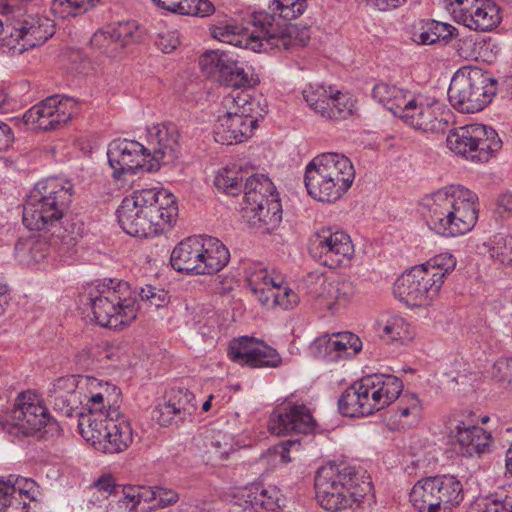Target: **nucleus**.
<instances>
[{
	"instance_id": "nucleus-1",
	"label": "nucleus",
	"mask_w": 512,
	"mask_h": 512,
	"mask_svg": "<svg viewBox=\"0 0 512 512\" xmlns=\"http://www.w3.org/2000/svg\"><path fill=\"white\" fill-rule=\"evenodd\" d=\"M120 396V390L109 382L75 375L56 379L48 392L53 408L65 416H72L84 403L87 412L79 415V432L105 454L121 453L133 442L130 421L118 407Z\"/></svg>"
},
{
	"instance_id": "nucleus-2",
	"label": "nucleus",
	"mask_w": 512,
	"mask_h": 512,
	"mask_svg": "<svg viewBox=\"0 0 512 512\" xmlns=\"http://www.w3.org/2000/svg\"><path fill=\"white\" fill-rule=\"evenodd\" d=\"M177 215L175 196L158 187L134 191L122 199L117 209V219L123 231L140 238L163 233Z\"/></svg>"
},
{
	"instance_id": "nucleus-3",
	"label": "nucleus",
	"mask_w": 512,
	"mask_h": 512,
	"mask_svg": "<svg viewBox=\"0 0 512 512\" xmlns=\"http://www.w3.org/2000/svg\"><path fill=\"white\" fill-rule=\"evenodd\" d=\"M478 205L477 194L461 184L446 185L421 200L429 228L445 237L470 232L478 220Z\"/></svg>"
},
{
	"instance_id": "nucleus-4",
	"label": "nucleus",
	"mask_w": 512,
	"mask_h": 512,
	"mask_svg": "<svg viewBox=\"0 0 512 512\" xmlns=\"http://www.w3.org/2000/svg\"><path fill=\"white\" fill-rule=\"evenodd\" d=\"M250 24L251 28L232 23L215 25L211 34L223 43L254 52L275 48L288 50L297 43L296 27L287 24L281 26L272 14L256 13Z\"/></svg>"
},
{
	"instance_id": "nucleus-5",
	"label": "nucleus",
	"mask_w": 512,
	"mask_h": 512,
	"mask_svg": "<svg viewBox=\"0 0 512 512\" xmlns=\"http://www.w3.org/2000/svg\"><path fill=\"white\" fill-rule=\"evenodd\" d=\"M316 498L329 512H338L359 505L372 493V484L364 472L344 464L322 466L315 476Z\"/></svg>"
},
{
	"instance_id": "nucleus-6",
	"label": "nucleus",
	"mask_w": 512,
	"mask_h": 512,
	"mask_svg": "<svg viewBox=\"0 0 512 512\" xmlns=\"http://www.w3.org/2000/svg\"><path fill=\"white\" fill-rule=\"evenodd\" d=\"M356 172L349 157L325 152L313 157L305 167L304 184L308 195L322 203L341 199L351 188Z\"/></svg>"
},
{
	"instance_id": "nucleus-7",
	"label": "nucleus",
	"mask_w": 512,
	"mask_h": 512,
	"mask_svg": "<svg viewBox=\"0 0 512 512\" xmlns=\"http://www.w3.org/2000/svg\"><path fill=\"white\" fill-rule=\"evenodd\" d=\"M70 181L51 177L37 182L26 200L23 223L30 230L56 226L67 212L72 200Z\"/></svg>"
},
{
	"instance_id": "nucleus-8",
	"label": "nucleus",
	"mask_w": 512,
	"mask_h": 512,
	"mask_svg": "<svg viewBox=\"0 0 512 512\" xmlns=\"http://www.w3.org/2000/svg\"><path fill=\"white\" fill-rule=\"evenodd\" d=\"M402 390L403 382L397 376L368 375L342 393L338 401L339 411L347 417L368 416L389 406L399 398Z\"/></svg>"
},
{
	"instance_id": "nucleus-9",
	"label": "nucleus",
	"mask_w": 512,
	"mask_h": 512,
	"mask_svg": "<svg viewBox=\"0 0 512 512\" xmlns=\"http://www.w3.org/2000/svg\"><path fill=\"white\" fill-rule=\"evenodd\" d=\"M87 293L94 319L100 326L121 329L135 320L138 306L127 282H98L89 286Z\"/></svg>"
},
{
	"instance_id": "nucleus-10",
	"label": "nucleus",
	"mask_w": 512,
	"mask_h": 512,
	"mask_svg": "<svg viewBox=\"0 0 512 512\" xmlns=\"http://www.w3.org/2000/svg\"><path fill=\"white\" fill-rule=\"evenodd\" d=\"M225 111L213 129L214 140L223 145L245 142L268 112L266 98H225Z\"/></svg>"
},
{
	"instance_id": "nucleus-11",
	"label": "nucleus",
	"mask_w": 512,
	"mask_h": 512,
	"mask_svg": "<svg viewBox=\"0 0 512 512\" xmlns=\"http://www.w3.org/2000/svg\"><path fill=\"white\" fill-rule=\"evenodd\" d=\"M230 259L226 246L217 238L197 235L178 243L171 253V265L178 272L209 275L220 271Z\"/></svg>"
},
{
	"instance_id": "nucleus-12",
	"label": "nucleus",
	"mask_w": 512,
	"mask_h": 512,
	"mask_svg": "<svg viewBox=\"0 0 512 512\" xmlns=\"http://www.w3.org/2000/svg\"><path fill=\"white\" fill-rule=\"evenodd\" d=\"M409 498L418 512H452L462 502L464 490L453 475L431 476L418 480Z\"/></svg>"
},
{
	"instance_id": "nucleus-13",
	"label": "nucleus",
	"mask_w": 512,
	"mask_h": 512,
	"mask_svg": "<svg viewBox=\"0 0 512 512\" xmlns=\"http://www.w3.org/2000/svg\"><path fill=\"white\" fill-rule=\"evenodd\" d=\"M446 146L467 161L486 163L501 149L502 141L492 127L469 124L450 130Z\"/></svg>"
},
{
	"instance_id": "nucleus-14",
	"label": "nucleus",
	"mask_w": 512,
	"mask_h": 512,
	"mask_svg": "<svg viewBox=\"0 0 512 512\" xmlns=\"http://www.w3.org/2000/svg\"><path fill=\"white\" fill-rule=\"evenodd\" d=\"M378 102L406 124L426 132L444 133L452 119L450 110L436 100L425 105L417 98H378Z\"/></svg>"
},
{
	"instance_id": "nucleus-15",
	"label": "nucleus",
	"mask_w": 512,
	"mask_h": 512,
	"mask_svg": "<svg viewBox=\"0 0 512 512\" xmlns=\"http://www.w3.org/2000/svg\"><path fill=\"white\" fill-rule=\"evenodd\" d=\"M309 251L319 264L329 268L348 265L355 253L350 236L332 227H322L313 233Z\"/></svg>"
},
{
	"instance_id": "nucleus-16",
	"label": "nucleus",
	"mask_w": 512,
	"mask_h": 512,
	"mask_svg": "<svg viewBox=\"0 0 512 512\" xmlns=\"http://www.w3.org/2000/svg\"><path fill=\"white\" fill-rule=\"evenodd\" d=\"M199 66L207 78L228 88L245 90L258 83V79L249 76L229 53L219 49L203 53Z\"/></svg>"
},
{
	"instance_id": "nucleus-17",
	"label": "nucleus",
	"mask_w": 512,
	"mask_h": 512,
	"mask_svg": "<svg viewBox=\"0 0 512 512\" xmlns=\"http://www.w3.org/2000/svg\"><path fill=\"white\" fill-rule=\"evenodd\" d=\"M107 157L115 179L125 174L158 170L157 161L151 159L149 148L134 140H113L108 145Z\"/></svg>"
},
{
	"instance_id": "nucleus-18",
	"label": "nucleus",
	"mask_w": 512,
	"mask_h": 512,
	"mask_svg": "<svg viewBox=\"0 0 512 512\" xmlns=\"http://www.w3.org/2000/svg\"><path fill=\"white\" fill-rule=\"evenodd\" d=\"M442 285L416 265L402 274L393 287L394 295L411 307L426 308L438 298Z\"/></svg>"
},
{
	"instance_id": "nucleus-19",
	"label": "nucleus",
	"mask_w": 512,
	"mask_h": 512,
	"mask_svg": "<svg viewBox=\"0 0 512 512\" xmlns=\"http://www.w3.org/2000/svg\"><path fill=\"white\" fill-rule=\"evenodd\" d=\"M307 293L319 309L333 314L354 299L357 287L351 280H329L320 275L308 285Z\"/></svg>"
},
{
	"instance_id": "nucleus-20",
	"label": "nucleus",
	"mask_w": 512,
	"mask_h": 512,
	"mask_svg": "<svg viewBox=\"0 0 512 512\" xmlns=\"http://www.w3.org/2000/svg\"><path fill=\"white\" fill-rule=\"evenodd\" d=\"M75 98H43L23 115L31 129L50 130L69 121L77 110Z\"/></svg>"
},
{
	"instance_id": "nucleus-21",
	"label": "nucleus",
	"mask_w": 512,
	"mask_h": 512,
	"mask_svg": "<svg viewBox=\"0 0 512 512\" xmlns=\"http://www.w3.org/2000/svg\"><path fill=\"white\" fill-rule=\"evenodd\" d=\"M10 26L12 27L7 45L17 53L44 44L54 34L52 22L36 15H28L22 20L7 24V28Z\"/></svg>"
},
{
	"instance_id": "nucleus-22",
	"label": "nucleus",
	"mask_w": 512,
	"mask_h": 512,
	"mask_svg": "<svg viewBox=\"0 0 512 512\" xmlns=\"http://www.w3.org/2000/svg\"><path fill=\"white\" fill-rule=\"evenodd\" d=\"M228 358L239 364L250 367H277L281 363L278 352L264 342L242 336L233 339L228 347Z\"/></svg>"
},
{
	"instance_id": "nucleus-23",
	"label": "nucleus",
	"mask_w": 512,
	"mask_h": 512,
	"mask_svg": "<svg viewBox=\"0 0 512 512\" xmlns=\"http://www.w3.org/2000/svg\"><path fill=\"white\" fill-rule=\"evenodd\" d=\"M243 512L276 511L286 506V498L277 486L252 484L235 488L231 500Z\"/></svg>"
},
{
	"instance_id": "nucleus-24",
	"label": "nucleus",
	"mask_w": 512,
	"mask_h": 512,
	"mask_svg": "<svg viewBox=\"0 0 512 512\" xmlns=\"http://www.w3.org/2000/svg\"><path fill=\"white\" fill-rule=\"evenodd\" d=\"M315 428V420L303 404H287L276 408L268 421L269 431L277 436L292 432L309 433Z\"/></svg>"
},
{
	"instance_id": "nucleus-25",
	"label": "nucleus",
	"mask_w": 512,
	"mask_h": 512,
	"mask_svg": "<svg viewBox=\"0 0 512 512\" xmlns=\"http://www.w3.org/2000/svg\"><path fill=\"white\" fill-rule=\"evenodd\" d=\"M147 142L151 159L158 170L161 165L174 164L180 154L179 134L174 125L153 124L147 127Z\"/></svg>"
},
{
	"instance_id": "nucleus-26",
	"label": "nucleus",
	"mask_w": 512,
	"mask_h": 512,
	"mask_svg": "<svg viewBox=\"0 0 512 512\" xmlns=\"http://www.w3.org/2000/svg\"><path fill=\"white\" fill-rule=\"evenodd\" d=\"M361 349V339L351 332L321 335L311 344V351L316 358L330 362L340 358L353 357Z\"/></svg>"
},
{
	"instance_id": "nucleus-27",
	"label": "nucleus",
	"mask_w": 512,
	"mask_h": 512,
	"mask_svg": "<svg viewBox=\"0 0 512 512\" xmlns=\"http://www.w3.org/2000/svg\"><path fill=\"white\" fill-rule=\"evenodd\" d=\"M447 429L451 443L464 456L484 454L489 451L493 442L491 434L485 429L463 421L451 422Z\"/></svg>"
},
{
	"instance_id": "nucleus-28",
	"label": "nucleus",
	"mask_w": 512,
	"mask_h": 512,
	"mask_svg": "<svg viewBox=\"0 0 512 512\" xmlns=\"http://www.w3.org/2000/svg\"><path fill=\"white\" fill-rule=\"evenodd\" d=\"M375 331L386 343L405 346L416 337L415 327L403 315L391 311L381 312L375 320Z\"/></svg>"
},
{
	"instance_id": "nucleus-29",
	"label": "nucleus",
	"mask_w": 512,
	"mask_h": 512,
	"mask_svg": "<svg viewBox=\"0 0 512 512\" xmlns=\"http://www.w3.org/2000/svg\"><path fill=\"white\" fill-rule=\"evenodd\" d=\"M242 218L252 227L270 233L282 221V206L278 197L268 198L251 206L241 207Z\"/></svg>"
},
{
	"instance_id": "nucleus-30",
	"label": "nucleus",
	"mask_w": 512,
	"mask_h": 512,
	"mask_svg": "<svg viewBox=\"0 0 512 512\" xmlns=\"http://www.w3.org/2000/svg\"><path fill=\"white\" fill-rule=\"evenodd\" d=\"M122 493L133 509L142 502L148 503L151 507L164 508L179 500V494L175 490L161 486L127 485L122 489Z\"/></svg>"
},
{
	"instance_id": "nucleus-31",
	"label": "nucleus",
	"mask_w": 512,
	"mask_h": 512,
	"mask_svg": "<svg viewBox=\"0 0 512 512\" xmlns=\"http://www.w3.org/2000/svg\"><path fill=\"white\" fill-rule=\"evenodd\" d=\"M16 261L30 269L46 268L50 257V244L45 238L29 236L21 238L15 245Z\"/></svg>"
},
{
	"instance_id": "nucleus-32",
	"label": "nucleus",
	"mask_w": 512,
	"mask_h": 512,
	"mask_svg": "<svg viewBox=\"0 0 512 512\" xmlns=\"http://www.w3.org/2000/svg\"><path fill=\"white\" fill-rule=\"evenodd\" d=\"M37 494L36 484L33 480L9 476L8 479H0V512L14 505L26 506V499L35 500Z\"/></svg>"
},
{
	"instance_id": "nucleus-33",
	"label": "nucleus",
	"mask_w": 512,
	"mask_h": 512,
	"mask_svg": "<svg viewBox=\"0 0 512 512\" xmlns=\"http://www.w3.org/2000/svg\"><path fill=\"white\" fill-rule=\"evenodd\" d=\"M423 416V404L416 394L405 393L398 402L397 409L387 420L390 430H407L416 427Z\"/></svg>"
},
{
	"instance_id": "nucleus-34",
	"label": "nucleus",
	"mask_w": 512,
	"mask_h": 512,
	"mask_svg": "<svg viewBox=\"0 0 512 512\" xmlns=\"http://www.w3.org/2000/svg\"><path fill=\"white\" fill-rule=\"evenodd\" d=\"M245 277L251 291L262 305L267 303L269 295L275 292V285L280 278L274 272L270 273L260 263L248 264L245 267Z\"/></svg>"
},
{
	"instance_id": "nucleus-35",
	"label": "nucleus",
	"mask_w": 512,
	"mask_h": 512,
	"mask_svg": "<svg viewBox=\"0 0 512 512\" xmlns=\"http://www.w3.org/2000/svg\"><path fill=\"white\" fill-rule=\"evenodd\" d=\"M500 9L490 0H477V5L465 16L463 24L470 30L488 31L500 23Z\"/></svg>"
},
{
	"instance_id": "nucleus-36",
	"label": "nucleus",
	"mask_w": 512,
	"mask_h": 512,
	"mask_svg": "<svg viewBox=\"0 0 512 512\" xmlns=\"http://www.w3.org/2000/svg\"><path fill=\"white\" fill-rule=\"evenodd\" d=\"M306 101L321 117L332 120L345 119L355 109L353 98H306Z\"/></svg>"
},
{
	"instance_id": "nucleus-37",
	"label": "nucleus",
	"mask_w": 512,
	"mask_h": 512,
	"mask_svg": "<svg viewBox=\"0 0 512 512\" xmlns=\"http://www.w3.org/2000/svg\"><path fill=\"white\" fill-rule=\"evenodd\" d=\"M271 197H278L273 182L267 175L256 173L246 180L241 207L267 201Z\"/></svg>"
},
{
	"instance_id": "nucleus-38",
	"label": "nucleus",
	"mask_w": 512,
	"mask_h": 512,
	"mask_svg": "<svg viewBox=\"0 0 512 512\" xmlns=\"http://www.w3.org/2000/svg\"><path fill=\"white\" fill-rule=\"evenodd\" d=\"M137 33L138 25L135 21L115 22L96 32L92 42L98 45L103 39L109 43L121 42L120 46L123 47L129 39H135Z\"/></svg>"
},
{
	"instance_id": "nucleus-39",
	"label": "nucleus",
	"mask_w": 512,
	"mask_h": 512,
	"mask_svg": "<svg viewBox=\"0 0 512 512\" xmlns=\"http://www.w3.org/2000/svg\"><path fill=\"white\" fill-rule=\"evenodd\" d=\"M160 8L172 13L192 16H208L214 6L208 0H153Z\"/></svg>"
},
{
	"instance_id": "nucleus-40",
	"label": "nucleus",
	"mask_w": 512,
	"mask_h": 512,
	"mask_svg": "<svg viewBox=\"0 0 512 512\" xmlns=\"http://www.w3.org/2000/svg\"><path fill=\"white\" fill-rule=\"evenodd\" d=\"M416 266L426 274L433 275V279L443 286L445 277L456 266V259L450 252H441Z\"/></svg>"
},
{
	"instance_id": "nucleus-41",
	"label": "nucleus",
	"mask_w": 512,
	"mask_h": 512,
	"mask_svg": "<svg viewBox=\"0 0 512 512\" xmlns=\"http://www.w3.org/2000/svg\"><path fill=\"white\" fill-rule=\"evenodd\" d=\"M492 384L502 391L512 392V357H499L486 369Z\"/></svg>"
},
{
	"instance_id": "nucleus-42",
	"label": "nucleus",
	"mask_w": 512,
	"mask_h": 512,
	"mask_svg": "<svg viewBox=\"0 0 512 512\" xmlns=\"http://www.w3.org/2000/svg\"><path fill=\"white\" fill-rule=\"evenodd\" d=\"M99 0H52V13L61 18L66 19L87 12L96 6Z\"/></svg>"
},
{
	"instance_id": "nucleus-43",
	"label": "nucleus",
	"mask_w": 512,
	"mask_h": 512,
	"mask_svg": "<svg viewBox=\"0 0 512 512\" xmlns=\"http://www.w3.org/2000/svg\"><path fill=\"white\" fill-rule=\"evenodd\" d=\"M299 446L300 443L296 440L282 441L269 448L262 456L261 461L271 469L277 468L290 462V452Z\"/></svg>"
},
{
	"instance_id": "nucleus-44",
	"label": "nucleus",
	"mask_w": 512,
	"mask_h": 512,
	"mask_svg": "<svg viewBox=\"0 0 512 512\" xmlns=\"http://www.w3.org/2000/svg\"><path fill=\"white\" fill-rule=\"evenodd\" d=\"M490 257L501 264L512 263V237L495 235L483 244Z\"/></svg>"
},
{
	"instance_id": "nucleus-45",
	"label": "nucleus",
	"mask_w": 512,
	"mask_h": 512,
	"mask_svg": "<svg viewBox=\"0 0 512 512\" xmlns=\"http://www.w3.org/2000/svg\"><path fill=\"white\" fill-rule=\"evenodd\" d=\"M298 303V295L291 288L283 285V280L280 277L278 283L275 285V292L269 295L268 301L264 303V306L268 308L279 306L284 310H289L296 307Z\"/></svg>"
},
{
	"instance_id": "nucleus-46",
	"label": "nucleus",
	"mask_w": 512,
	"mask_h": 512,
	"mask_svg": "<svg viewBox=\"0 0 512 512\" xmlns=\"http://www.w3.org/2000/svg\"><path fill=\"white\" fill-rule=\"evenodd\" d=\"M210 448L216 457L226 459L231 453L240 447L231 433L216 431L213 432L209 442Z\"/></svg>"
},
{
	"instance_id": "nucleus-47",
	"label": "nucleus",
	"mask_w": 512,
	"mask_h": 512,
	"mask_svg": "<svg viewBox=\"0 0 512 512\" xmlns=\"http://www.w3.org/2000/svg\"><path fill=\"white\" fill-rule=\"evenodd\" d=\"M214 183L223 192L236 195L242 187V177L233 168H223L218 171Z\"/></svg>"
},
{
	"instance_id": "nucleus-48",
	"label": "nucleus",
	"mask_w": 512,
	"mask_h": 512,
	"mask_svg": "<svg viewBox=\"0 0 512 512\" xmlns=\"http://www.w3.org/2000/svg\"><path fill=\"white\" fill-rule=\"evenodd\" d=\"M169 398L173 401L176 408H179L180 418L185 419L196 409L195 396L184 388L172 389Z\"/></svg>"
},
{
	"instance_id": "nucleus-49",
	"label": "nucleus",
	"mask_w": 512,
	"mask_h": 512,
	"mask_svg": "<svg viewBox=\"0 0 512 512\" xmlns=\"http://www.w3.org/2000/svg\"><path fill=\"white\" fill-rule=\"evenodd\" d=\"M139 296L147 306L156 309L165 307L170 301L166 290L151 285L142 287L139 291Z\"/></svg>"
},
{
	"instance_id": "nucleus-50",
	"label": "nucleus",
	"mask_w": 512,
	"mask_h": 512,
	"mask_svg": "<svg viewBox=\"0 0 512 512\" xmlns=\"http://www.w3.org/2000/svg\"><path fill=\"white\" fill-rule=\"evenodd\" d=\"M451 106L462 114H473L487 107L491 98H449Z\"/></svg>"
},
{
	"instance_id": "nucleus-51",
	"label": "nucleus",
	"mask_w": 512,
	"mask_h": 512,
	"mask_svg": "<svg viewBox=\"0 0 512 512\" xmlns=\"http://www.w3.org/2000/svg\"><path fill=\"white\" fill-rule=\"evenodd\" d=\"M96 489L104 496L113 494L118 498V503L125 505L124 511H131V504L128 499H125L122 493V489L125 487H117L114 479L111 476H103L95 483Z\"/></svg>"
},
{
	"instance_id": "nucleus-52",
	"label": "nucleus",
	"mask_w": 512,
	"mask_h": 512,
	"mask_svg": "<svg viewBox=\"0 0 512 512\" xmlns=\"http://www.w3.org/2000/svg\"><path fill=\"white\" fill-rule=\"evenodd\" d=\"M274 6L280 18L291 21L305 12L307 4L306 0H282Z\"/></svg>"
},
{
	"instance_id": "nucleus-53",
	"label": "nucleus",
	"mask_w": 512,
	"mask_h": 512,
	"mask_svg": "<svg viewBox=\"0 0 512 512\" xmlns=\"http://www.w3.org/2000/svg\"><path fill=\"white\" fill-rule=\"evenodd\" d=\"M441 2L444 9L458 23H462L473 5H477V0H441Z\"/></svg>"
},
{
	"instance_id": "nucleus-54",
	"label": "nucleus",
	"mask_w": 512,
	"mask_h": 512,
	"mask_svg": "<svg viewBox=\"0 0 512 512\" xmlns=\"http://www.w3.org/2000/svg\"><path fill=\"white\" fill-rule=\"evenodd\" d=\"M153 417L155 420L163 426L170 424L176 420H182L180 418L179 408H176L173 401L168 397L166 401L159 404L154 410Z\"/></svg>"
},
{
	"instance_id": "nucleus-55",
	"label": "nucleus",
	"mask_w": 512,
	"mask_h": 512,
	"mask_svg": "<svg viewBox=\"0 0 512 512\" xmlns=\"http://www.w3.org/2000/svg\"><path fill=\"white\" fill-rule=\"evenodd\" d=\"M468 512H512V503L508 500L477 499L471 503Z\"/></svg>"
},
{
	"instance_id": "nucleus-56",
	"label": "nucleus",
	"mask_w": 512,
	"mask_h": 512,
	"mask_svg": "<svg viewBox=\"0 0 512 512\" xmlns=\"http://www.w3.org/2000/svg\"><path fill=\"white\" fill-rule=\"evenodd\" d=\"M68 62V71L77 75H87L93 70L91 61L80 50H72Z\"/></svg>"
},
{
	"instance_id": "nucleus-57",
	"label": "nucleus",
	"mask_w": 512,
	"mask_h": 512,
	"mask_svg": "<svg viewBox=\"0 0 512 512\" xmlns=\"http://www.w3.org/2000/svg\"><path fill=\"white\" fill-rule=\"evenodd\" d=\"M494 211L500 218L512 217V192L505 191L497 196Z\"/></svg>"
},
{
	"instance_id": "nucleus-58",
	"label": "nucleus",
	"mask_w": 512,
	"mask_h": 512,
	"mask_svg": "<svg viewBox=\"0 0 512 512\" xmlns=\"http://www.w3.org/2000/svg\"><path fill=\"white\" fill-rule=\"evenodd\" d=\"M157 46L164 53H170L180 44L179 34L177 31H166L159 34Z\"/></svg>"
},
{
	"instance_id": "nucleus-59",
	"label": "nucleus",
	"mask_w": 512,
	"mask_h": 512,
	"mask_svg": "<svg viewBox=\"0 0 512 512\" xmlns=\"http://www.w3.org/2000/svg\"><path fill=\"white\" fill-rule=\"evenodd\" d=\"M413 40L421 45H432L437 42V35L433 26L430 25V20L425 22L420 30L413 34Z\"/></svg>"
},
{
	"instance_id": "nucleus-60",
	"label": "nucleus",
	"mask_w": 512,
	"mask_h": 512,
	"mask_svg": "<svg viewBox=\"0 0 512 512\" xmlns=\"http://www.w3.org/2000/svg\"><path fill=\"white\" fill-rule=\"evenodd\" d=\"M470 79L464 75L453 77L448 89V96H466L465 88H470Z\"/></svg>"
},
{
	"instance_id": "nucleus-61",
	"label": "nucleus",
	"mask_w": 512,
	"mask_h": 512,
	"mask_svg": "<svg viewBox=\"0 0 512 512\" xmlns=\"http://www.w3.org/2000/svg\"><path fill=\"white\" fill-rule=\"evenodd\" d=\"M302 96H340L341 91L332 87V86H323V85H316L313 86L312 84H309L307 87H305L302 91Z\"/></svg>"
},
{
	"instance_id": "nucleus-62",
	"label": "nucleus",
	"mask_w": 512,
	"mask_h": 512,
	"mask_svg": "<svg viewBox=\"0 0 512 512\" xmlns=\"http://www.w3.org/2000/svg\"><path fill=\"white\" fill-rule=\"evenodd\" d=\"M430 25L433 26L435 34L437 35V41L450 40L455 35V32L457 30L454 26H452L448 23L439 22L436 20H430Z\"/></svg>"
},
{
	"instance_id": "nucleus-63",
	"label": "nucleus",
	"mask_w": 512,
	"mask_h": 512,
	"mask_svg": "<svg viewBox=\"0 0 512 512\" xmlns=\"http://www.w3.org/2000/svg\"><path fill=\"white\" fill-rule=\"evenodd\" d=\"M14 142V133L11 127L0 121V151H5Z\"/></svg>"
},
{
	"instance_id": "nucleus-64",
	"label": "nucleus",
	"mask_w": 512,
	"mask_h": 512,
	"mask_svg": "<svg viewBox=\"0 0 512 512\" xmlns=\"http://www.w3.org/2000/svg\"><path fill=\"white\" fill-rule=\"evenodd\" d=\"M121 354H122V352L118 346L107 345L104 348H102V350L99 352L98 357H99L100 362H104V361L116 362V361L120 360Z\"/></svg>"
}]
</instances>
